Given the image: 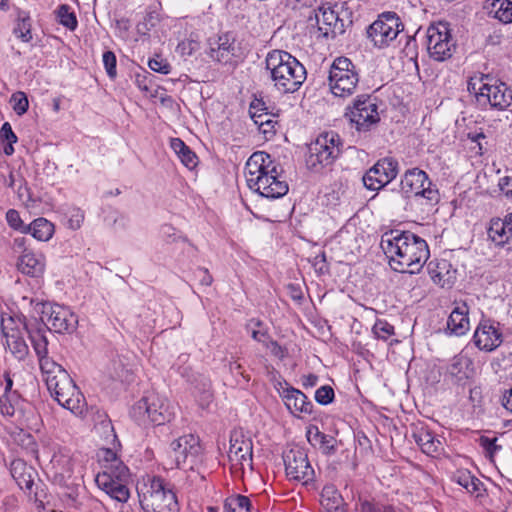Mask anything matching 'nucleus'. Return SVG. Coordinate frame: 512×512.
Segmentation results:
<instances>
[{
    "instance_id": "5701e85b",
    "label": "nucleus",
    "mask_w": 512,
    "mask_h": 512,
    "mask_svg": "<svg viewBox=\"0 0 512 512\" xmlns=\"http://www.w3.org/2000/svg\"><path fill=\"white\" fill-rule=\"evenodd\" d=\"M103 471L96 477V483L98 487L109 495L112 499L118 502H127L130 497V492L127 486L123 483L122 477L126 474H120L119 472Z\"/></svg>"
},
{
    "instance_id": "0eeeda50",
    "label": "nucleus",
    "mask_w": 512,
    "mask_h": 512,
    "mask_svg": "<svg viewBox=\"0 0 512 512\" xmlns=\"http://www.w3.org/2000/svg\"><path fill=\"white\" fill-rule=\"evenodd\" d=\"M342 141L335 131H327L320 134L309 146L307 165L310 169L318 171L330 166L340 156Z\"/></svg>"
},
{
    "instance_id": "69168bd1",
    "label": "nucleus",
    "mask_w": 512,
    "mask_h": 512,
    "mask_svg": "<svg viewBox=\"0 0 512 512\" xmlns=\"http://www.w3.org/2000/svg\"><path fill=\"white\" fill-rule=\"evenodd\" d=\"M360 512H381V507L371 501L364 500L360 504Z\"/></svg>"
},
{
    "instance_id": "b1692460",
    "label": "nucleus",
    "mask_w": 512,
    "mask_h": 512,
    "mask_svg": "<svg viewBox=\"0 0 512 512\" xmlns=\"http://www.w3.org/2000/svg\"><path fill=\"white\" fill-rule=\"evenodd\" d=\"M489 239L498 247L507 251L512 250V213L507 214L503 219L493 218L490 220L487 230Z\"/></svg>"
},
{
    "instance_id": "20e7f679",
    "label": "nucleus",
    "mask_w": 512,
    "mask_h": 512,
    "mask_svg": "<svg viewBox=\"0 0 512 512\" xmlns=\"http://www.w3.org/2000/svg\"><path fill=\"white\" fill-rule=\"evenodd\" d=\"M467 89L474 94L476 102L482 107L504 110L512 103V91L505 83L494 80L489 75L471 77Z\"/></svg>"
},
{
    "instance_id": "9b49d317",
    "label": "nucleus",
    "mask_w": 512,
    "mask_h": 512,
    "mask_svg": "<svg viewBox=\"0 0 512 512\" xmlns=\"http://www.w3.org/2000/svg\"><path fill=\"white\" fill-rule=\"evenodd\" d=\"M345 116L359 132L369 131L380 121L375 99L369 95L357 96L352 106L347 107Z\"/></svg>"
},
{
    "instance_id": "aec40b11",
    "label": "nucleus",
    "mask_w": 512,
    "mask_h": 512,
    "mask_svg": "<svg viewBox=\"0 0 512 512\" xmlns=\"http://www.w3.org/2000/svg\"><path fill=\"white\" fill-rule=\"evenodd\" d=\"M398 174V162L390 157L378 160L363 176L364 186L376 191L390 183Z\"/></svg>"
},
{
    "instance_id": "4be33fe9",
    "label": "nucleus",
    "mask_w": 512,
    "mask_h": 512,
    "mask_svg": "<svg viewBox=\"0 0 512 512\" xmlns=\"http://www.w3.org/2000/svg\"><path fill=\"white\" fill-rule=\"evenodd\" d=\"M314 18L318 31L323 37H335L345 32L344 20L332 7L321 6L314 11Z\"/></svg>"
},
{
    "instance_id": "79ce46f5",
    "label": "nucleus",
    "mask_w": 512,
    "mask_h": 512,
    "mask_svg": "<svg viewBox=\"0 0 512 512\" xmlns=\"http://www.w3.org/2000/svg\"><path fill=\"white\" fill-rule=\"evenodd\" d=\"M21 398L19 393H4L0 397V413L12 417L20 409Z\"/></svg>"
},
{
    "instance_id": "423d86ee",
    "label": "nucleus",
    "mask_w": 512,
    "mask_h": 512,
    "mask_svg": "<svg viewBox=\"0 0 512 512\" xmlns=\"http://www.w3.org/2000/svg\"><path fill=\"white\" fill-rule=\"evenodd\" d=\"M131 414L140 423L163 425L174 418L175 411L166 398L157 393H149L132 407Z\"/></svg>"
},
{
    "instance_id": "bb28decb",
    "label": "nucleus",
    "mask_w": 512,
    "mask_h": 512,
    "mask_svg": "<svg viewBox=\"0 0 512 512\" xmlns=\"http://www.w3.org/2000/svg\"><path fill=\"white\" fill-rule=\"evenodd\" d=\"M447 330L455 336H463L470 330L469 307L465 302H455L447 320Z\"/></svg>"
},
{
    "instance_id": "338daca9",
    "label": "nucleus",
    "mask_w": 512,
    "mask_h": 512,
    "mask_svg": "<svg viewBox=\"0 0 512 512\" xmlns=\"http://www.w3.org/2000/svg\"><path fill=\"white\" fill-rule=\"evenodd\" d=\"M170 146L177 155L188 148V146L180 138H172L170 141Z\"/></svg>"
},
{
    "instance_id": "0e129e2a",
    "label": "nucleus",
    "mask_w": 512,
    "mask_h": 512,
    "mask_svg": "<svg viewBox=\"0 0 512 512\" xmlns=\"http://www.w3.org/2000/svg\"><path fill=\"white\" fill-rule=\"evenodd\" d=\"M27 241L28 239L24 236L16 237L13 240L12 248L15 252L24 254L25 252H32L31 250L27 249Z\"/></svg>"
},
{
    "instance_id": "5fc2aeb1",
    "label": "nucleus",
    "mask_w": 512,
    "mask_h": 512,
    "mask_svg": "<svg viewBox=\"0 0 512 512\" xmlns=\"http://www.w3.org/2000/svg\"><path fill=\"white\" fill-rule=\"evenodd\" d=\"M250 325H254V327H257L258 329L253 328L251 331V337L260 343L265 344L267 340H269V336L266 330L260 329L262 326V322L260 320H251Z\"/></svg>"
},
{
    "instance_id": "864d4df0",
    "label": "nucleus",
    "mask_w": 512,
    "mask_h": 512,
    "mask_svg": "<svg viewBox=\"0 0 512 512\" xmlns=\"http://www.w3.org/2000/svg\"><path fill=\"white\" fill-rule=\"evenodd\" d=\"M148 66L151 70L161 74H169L171 71V66L167 62V60L159 56L150 59L148 62Z\"/></svg>"
},
{
    "instance_id": "412c9836",
    "label": "nucleus",
    "mask_w": 512,
    "mask_h": 512,
    "mask_svg": "<svg viewBox=\"0 0 512 512\" xmlns=\"http://www.w3.org/2000/svg\"><path fill=\"white\" fill-rule=\"evenodd\" d=\"M475 346L485 352H492L503 342V334L499 324L491 320H482L475 329L473 335Z\"/></svg>"
},
{
    "instance_id": "bf43d9fd",
    "label": "nucleus",
    "mask_w": 512,
    "mask_h": 512,
    "mask_svg": "<svg viewBox=\"0 0 512 512\" xmlns=\"http://www.w3.org/2000/svg\"><path fill=\"white\" fill-rule=\"evenodd\" d=\"M0 137L3 141L16 143L18 138L16 134L13 132L10 123L5 122L0 129Z\"/></svg>"
},
{
    "instance_id": "de8ad7c7",
    "label": "nucleus",
    "mask_w": 512,
    "mask_h": 512,
    "mask_svg": "<svg viewBox=\"0 0 512 512\" xmlns=\"http://www.w3.org/2000/svg\"><path fill=\"white\" fill-rule=\"evenodd\" d=\"M334 390L329 385H323L315 391V400L320 405H328L334 400Z\"/></svg>"
},
{
    "instance_id": "cd10ccee",
    "label": "nucleus",
    "mask_w": 512,
    "mask_h": 512,
    "mask_svg": "<svg viewBox=\"0 0 512 512\" xmlns=\"http://www.w3.org/2000/svg\"><path fill=\"white\" fill-rule=\"evenodd\" d=\"M284 388L285 390H280V397L283 399L285 406L292 414L312 413L313 404L302 391L292 386H285Z\"/></svg>"
},
{
    "instance_id": "e433bc0d",
    "label": "nucleus",
    "mask_w": 512,
    "mask_h": 512,
    "mask_svg": "<svg viewBox=\"0 0 512 512\" xmlns=\"http://www.w3.org/2000/svg\"><path fill=\"white\" fill-rule=\"evenodd\" d=\"M485 8L495 19L504 24L512 23V1L487 0Z\"/></svg>"
},
{
    "instance_id": "4d7b16f0",
    "label": "nucleus",
    "mask_w": 512,
    "mask_h": 512,
    "mask_svg": "<svg viewBox=\"0 0 512 512\" xmlns=\"http://www.w3.org/2000/svg\"><path fill=\"white\" fill-rule=\"evenodd\" d=\"M178 157L183 165L188 169H193L197 165L198 158L189 147L185 151L181 152Z\"/></svg>"
},
{
    "instance_id": "49530a36",
    "label": "nucleus",
    "mask_w": 512,
    "mask_h": 512,
    "mask_svg": "<svg viewBox=\"0 0 512 512\" xmlns=\"http://www.w3.org/2000/svg\"><path fill=\"white\" fill-rule=\"evenodd\" d=\"M268 108L266 107V104L262 98L255 97L249 106V113L253 121H256L257 119L262 118L263 116H267Z\"/></svg>"
},
{
    "instance_id": "7ed1b4c3",
    "label": "nucleus",
    "mask_w": 512,
    "mask_h": 512,
    "mask_svg": "<svg viewBox=\"0 0 512 512\" xmlns=\"http://www.w3.org/2000/svg\"><path fill=\"white\" fill-rule=\"evenodd\" d=\"M265 63L274 87L282 93H294L306 79L305 67L286 51L269 52Z\"/></svg>"
},
{
    "instance_id": "c85d7f7f",
    "label": "nucleus",
    "mask_w": 512,
    "mask_h": 512,
    "mask_svg": "<svg viewBox=\"0 0 512 512\" xmlns=\"http://www.w3.org/2000/svg\"><path fill=\"white\" fill-rule=\"evenodd\" d=\"M46 260L44 255L35 252H25L17 261L18 270L27 276L38 278L44 274Z\"/></svg>"
},
{
    "instance_id": "e2e57ef3",
    "label": "nucleus",
    "mask_w": 512,
    "mask_h": 512,
    "mask_svg": "<svg viewBox=\"0 0 512 512\" xmlns=\"http://www.w3.org/2000/svg\"><path fill=\"white\" fill-rule=\"evenodd\" d=\"M480 445L490 455H492L498 449L496 438H488L482 436L480 437Z\"/></svg>"
},
{
    "instance_id": "a211bd4d",
    "label": "nucleus",
    "mask_w": 512,
    "mask_h": 512,
    "mask_svg": "<svg viewBox=\"0 0 512 512\" xmlns=\"http://www.w3.org/2000/svg\"><path fill=\"white\" fill-rule=\"evenodd\" d=\"M20 322H23L20 318L16 320L13 317H2L1 319V331L6 340V347L19 361L24 360L29 353L24 339V334L27 333L22 329Z\"/></svg>"
},
{
    "instance_id": "ddd939ff",
    "label": "nucleus",
    "mask_w": 512,
    "mask_h": 512,
    "mask_svg": "<svg viewBox=\"0 0 512 512\" xmlns=\"http://www.w3.org/2000/svg\"><path fill=\"white\" fill-rule=\"evenodd\" d=\"M50 472L59 482L71 479L74 475H83L84 457L80 453H72L67 448H58L51 456Z\"/></svg>"
},
{
    "instance_id": "37998d69",
    "label": "nucleus",
    "mask_w": 512,
    "mask_h": 512,
    "mask_svg": "<svg viewBox=\"0 0 512 512\" xmlns=\"http://www.w3.org/2000/svg\"><path fill=\"white\" fill-rule=\"evenodd\" d=\"M57 18L61 25L74 31L78 26L76 15L67 4H62L57 9Z\"/></svg>"
},
{
    "instance_id": "c03bdc74",
    "label": "nucleus",
    "mask_w": 512,
    "mask_h": 512,
    "mask_svg": "<svg viewBox=\"0 0 512 512\" xmlns=\"http://www.w3.org/2000/svg\"><path fill=\"white\" fill-rule=\"evenodd\" d=\"M225 512H251V501L247 496L237 495L226 500Z\"/></svg>"
},
{
    "instance_id": "6e6d98bb",
    "label": "nucleus",
    "mask_w": 512,
    "mask_h": 512,
    "mask_svg": "<svg viewBox=\"0 0 512 512\" xmlns=\"http://www.w3.org/2000/svg\"><path fill=\"white\" fill-rule=\"evenodd\" d=\"M6 219H7L8 224L12 228L17 229V230H21L22 232H26L27 226L23 225V222H22V220L20 218V215H19L18 211L10 209L6 213Z\"/></svg>"
},
{
    "instance_id": "ea45409f",
    "label": "nucleus",
    "mask_w": 512,
    "mask_h": 512,
    "mask_svg": "<svg viewBox=\"0 0 512 512\" xmlns=\"http://www.w3.org/2000/svg\"><path fill=\"white\" fill-rule=\"evenodd\" d=\"M453 479L462 486L468 493L474 494L477 493L479 495L482 482L473 476L468 470H458Z\"/></svg>"
},
{
    "instance_id": "39448f33",
    "label": "nucleus",
    "mask_w": 512,
    "mask_h": 512,
    "mask_svg": "<svg viewBox=\"0 0 512 512\" xmlns=\"http://www.w3.org/2000/svg\"><path fill=\"white\" fill-rule=\"evenodd\" d=\"M140 505L144 512H179L177 497L160 477L137 486Z\"/></svg>"
},
{
    "instance_id": "1a4fd4ad",
    "label": "nucleus",
    "mask_w": 512,
    "mask_h": 512,
    "mask_svg": "<svg viewBox=\"0 0 512 512\" xmlns=\"http://www.w3.org/2000/svg\"><path fill=\"white\" fill-rule=\"evenodd\" d=\"M404 30V24L396 12L386 11L367 28V37L377 48L388 47Z\"/></svg>"
},
{
    "instance_id": "f257e3e1",
    "label": "nucleus",
    "mask_w": 512,
    "mask_h": 512,
    "mask_svg": "<svg viewBox=\"0 0 512 512\" xmlns=\"http://www.w3.org/2000/svg\"><path fill=\"white\" fill-rule=\"evenodd\" d=\"M381 247L392 269L401 273L420 272L430 256L427 242L409 231L386 233Z\"/></svg>"
},
{
    "instance_id": "4468645a",
    "label": "nucleus",
    "mask_w": 512,
    "mask_h": 512,
    "mask_svg": "<svg viewBox=\"0 0 512 512\" xmlns=\"http://www.w3.org/2000/svg\"><path fill=\"white\" fill-rule=\"evenodd\" d=\"M54 399L75 415H81L86 407L85 398L69 374L47 388Z\"/></svg>"
},
{
    "instance_id": "f704fd0d",
    "label": "nucleus",
    "mask_w": 512,
    "mask_h": 512,
    "mask_svg": "<svg viewBox=\"0 0 512 512\" xmlns=\"http://www.w3.org/2000/svg\"><path fill=\"white\" fill-rule=\"evenodd\" d=\"M22 329L26 330L28 334L32 347L38 357V360L49 357L48 356V339L45 335V332L40 329H33L26 322H20Z\"/></svg>"
},
{
    "instance_id": "c756f323",
    "label": "nucleus",
    "mask_w": 512,
    "mask_h": 512,
    "mask_svg": "<svg viewBox=\"0 0 512 512\" xmlns=\"http://www.w3.org/2000/svg\"><path fill=\"white\" fill-rule=\"evenodd\" d=\"M10 471L20 489L31 493L34 480L37 477L36 470L23 460L16 459L12 461Z\"/></svg>"
},
{
    "instance_id": "774afa93",
    "label": "nucleus",
    "mask_w": 512,
    "mask_h": 512,
    "mask_svg": "<svg viewBox=\"0 0 512 512\" xmlns=\"http://www.w3.org/2000/svg\"><path fill=\"white\" fill-rule=\"evenodd\" d=\"M229 370L233 374L240 375L245 380V382L249 381V376L245 375L244 370H243V368H242L240 363H238V362H231L229 364Z\"/></svg>"
},
{
    "instance_id": "a878e982",
    "label": "nucleus",
    "mask_w": 512,
    "mask_h": 512,
    "mask_svg": "<svg viewBox=\"0 0 512 512\" xmlns=\"http://www.w3.org/2000/svg\"><path fill=\"white\" fill-rule=\"evenodd\" d=\"M427 270L432 281L442 288H450L456 280L457 270L446 259L430 261Z\"/></svg>"
},
{
    "instance_id": "7c9ffc66",
    "label": "nucleus",
    "mask_w": 512,
    "mask_h": 512,
    "mask_svg": "<svg viewBox=\"0 0 512 512\" xmlns=\"http://www.w3.org/2000/svg\"><path fill=\"white\" fill-rule=\"evenodd\" d=\"M413 438L422 452L428 456L436 457L443 450L441 440L427 428L419 427L413 432Z\"/></svg>"
},
{
    "instance_id": "58836bf2",
    "label": "nucleus",
    "mask_w": 512,
    "mask_h": 512,
    "mask_svg": "<svg viewBox=\"0 0 512 512\" xmlns=\"http://www.w3.org/2000/svg\"><path fill=\"white\" fill-rule=\"evenodd\" d=\"M307 439L313 445L318 444L325 454H333L336 450V440L332 436L320 432L317 427L308 430Z\"/></svg>"
},
{
    "instance_id": "4c0bfd02",
    "label": "nucleus",
    "mask_w": 512,
    "mask_h": 512,
    "mask_svg": "<svg viewBox=\"0 0 512 512\" xmlns=\"http://www.w3.org/2000/svg\"><path fill=\"white\" fill-rule=\"evenodd\" d=\"M31 235L39 241H48L54 234V225L45 218H37L31 222L26 229Z\"/></svg>"
},
{
    "instance_id": "f03ea898",
    "label": "nucleus",
    "mask_w": 512,
    "mask_h": 512,
    "mask_svg": "<svg viewBox=\"0 0 512 512\" xmlns=\"http://www.w3.org/2000/svg\"><path fill=\"white\" fill-rule=\"evenodd\" d=\"M247 186L267 199L281 198L287 194L289 187L280 179L277 165L264 151L254 152L245 165Z\"/></svg>"
},
{
    "instance_id": "603ef678",
    "label": "nucleus",
    "mask_w": 512,
    "mask_h": 512,
    "mask_svg": "<svg viewBox=\"0 0 512 512\" xmlns=\"http://www.w3.org/2000/svg\"><path fill=\"white\" fill-rule=\"evenodd\" d=\"M102 61L108 76L113 79L116 77V56L112 51H106L103 53Z\"/></svg>"
},
{
    "instance_id": "2eb2a0df",
    "label": "nucleus",
    "mask_w": 512,
    "mask_h": 512,
    "mask_svg": "<svg viewBox=\"0 0 512 512\" xmlns=\"http://www.w3.org/2000/svg\"><path fill=\"white\" fill-rule=\"evenodd\" d=\"M171 449L178 468L192 470L201 461L202 447L199 438L193 434L174 440Z\"/></svg>"
},
{
    "instance_id": "f8f14e48",
    "label": "nucleus",
    "mask_w": 512,
    "mask_h": 512,
    "mask_svg": "<svg viewBox=\"0 0 512 512\" xmlns=\"http://www.w3.org/2000/svg\"><path fill=\"white\" fill-rule=\"evenodd\" d=\"M400 189L407 197L415 195L424 198L430 205L439 201L438 190L432 187L426 172L419 168H412L404 173L400 182Z\"/></svg>"
},
{
    "instance_id": "052dcab7",
    "label": "nucleus",
    "mask_w": 512,
    "mask_h": 512,
    "mask_svg": "<svg viewBox=\"0 0 512 512\" xmlns=\"http://www.w3.org/2000/svg\"><path fill=\"white\" fill-rule=\"evenodd\" d=\"M498 186L503 195L512 200V177L504 176L500 178Z\"/></svg>"
},
{
    "instance_id": "6e6552de",
    "label": "nucleus",
    "mask_w": 512,
    "mask_h": 512,
    "mask_svg": "<svg viewBox=\"0 0 512 512\" xmlns=\"http://www.w3.org/2000/svg\"><path fill=\"white\" fill-rule=\"evenodd\" d=\"M328 81L334 96L346 98L355 92L359 74L349 58L338 57L330 66Z\"/></svg>"
},
{
    "instance_id": "a18cd8bd",
    "label": "nucleus",
    "mask_w": 512,
    "mask_h": 512,
    "mask_svg": "<svg viewBox=\"0 0 512 512\" xmlns=\"http://www.w3.org/2000/svg\"><path fill=\"white\" fill-rule=\"evenodd\" d=\"M14 34L22 42H29L32 39L31 21H30V18L28 16L20 18L18 20L17 25L14 28Z\"/></svg>"
},
{
    "instance_id": "a19ab883",
    "label": "nucleus",
    "mask_w": 512,
    "mask_h": 512,
    "mask_svg": "<svg viewBox=\"0 0 512 512\" xmlns=\"http://www.w3.org/2000/svg\"><path fill=\"white\" fill-rule=\"evenodd\" d=\"M99 459L102 462L107 463L104 465L105 470L109 472H119L120 474H126L127 468L126 466L117 458V455L114 451L110 449H102L99 453Z\"/></svg>"
},
{
    "instance_id": "680f3d73",
    "label": "nucleus",
    "mask_w": 512,
    "mask_h": 512,
    "mask_svg": "<svg viewBox=\"0 0 512 512\" xmlns=\"http://www.w3.org/2000/svg\"><path fill=\"white\" fill-rule=\"evenodd\" d=\"M256 125L259 126L260 131L267 135V134H273L274 133V124L276 123L272 118H267V120L262 121V118L257 119L254 121Z\"/></svg>"
},
{
    "instance_id": "13d9d810",
    "label": "nucleus",
    "mask_w": 512,
    "mask_h": 512,
    "mask_svg": "<svg viewBox=\"0 0 512 512\" xmlns=\"http://www.w3.org/2000/svg\"><path fill=\"white\" fill-rule=\"evenodd\" d=\"M264 345L267 347V349H269L270 353L273 356L279 359H283L286 357V349L280 346L277 341L269 338V340H267V342Z\"/></svg>"
},
{
    "instance_id": "6ab92c4d",
    "label": "nucleus",
    "mask_w": 512,
    "mask_h": 512,
    "mask_svg": "<svg viewBox=\"0 0 512 512\" xmlns=\"http://www.w3.org/2000/svg\"><path fill=\"white\" fill-rule=\"evenodd\" d=\"M42 313L47 328L56 333L71 332L78 323L77 316L68 307L60 304H44Z\"/></svg>"
},
{
    "instance_id": "8fccbe9b",
    "label": "nucleus",
    "mask_w": 512,
    "mask_h": 512,
    "mask_svg": "<svg viewBox=\"0 0 512 512\" xmlns=\"http://www.w3.org/2000/svg\"><path fill=\"white\" fill-rule=\"evenodd\" d=\"M12 100L14 102L13 109L17 115L21 116L27 112L29 101L24 92L14 93L12 95Z\"/></svg>"
},
{
    "instance_id": "2f4dec72",
    "label": "nucleus",
    "mask_w": 512,
    "mask_h": 512,
    "mask_svg": "<svg viewBox=\"0 0 512 512\" xmlns=\"http://www.w3.org/2000/svg\"><path fill=\"white\" fill-rule=\"evenodd\" d=\"M448 372L457 381L467 380L475 373L473 361L468 355L460 353L452 359Z\"/></svg>"
},
{
    "instance_id": "09e8293b",
    "label": "nucleus",
    "mask_w": 512,
    "mask_h": 512,
    "mask_svg": "<svg viewBox=\"0 0 512 512\" xmlns=\"http://www.w3.org/2000/svg\"><path fill=\"white\" fill-rule=\"evenodd\" d=\"M372 331L378 339L387 340L394 334V327L386 321H377Z\"/></svg>"
},
{
    "instance_id": "3c124183",
    "label": "nucleus",
    "mask_w": 512,
    "mask_h": 512,
    "mask_svg": "<svg viewBox=\"0 0 512 512\" xmlns=\"http://www.w3.org/2000/svg\"><path fill=\"white\" fill-rule=\"evenodd\" d=\"M84 221V212L76 207L68 211V226L72 230H77L81 227Z\"/></svg>"
},
{
    "instance_id": "f3484780",
    "label": "nucleus",
    "mask_w": 512,
    "mask_h": 512,
    "mask_svg": "<svg viewBox=\"0 0 512 512\" xmlns=\"http://www.w3.org/2000/svg\"><path fill=\"white\" fill-rule=\"evenodd\" d=\"M228 458L232 467L244 472L253 469V443L242 430H233L230 434Z\"/></svg>"
},
{
    "instance_id": "9d476101",
    "label": "nucleus",
    "mask_w": 512,
    "mask_h": 512,
    "mask_svg": "<svg viewBox=\"0 0 512 512\" xmlns=\"http://www.w3.org/2000/svg\"><path fill=\"white\" fill-rule=\"evenodd\" d=\"M426 47L430 58L442 62L452 57L456 43L447 23L431 24L426 31Z\"/></svg>"
},
{
    "instance_id": "473e14b6",
    "label": "nucleus",
    "mask_w": 512,
    "mask_h": 512,
    "mask_svg": "<svg viewBox=\"0 0 512 512\" xmlns=\"http://www.w3.org/2000/svg\"><path fill=\"white\" fill-rule=\"evenodd\" d=\"M320 505L322 512H345L343 497L332 484L323 487L320 494Z\"/></svg>"
},
{
    "instance_id": "dca6fc26",
    "label": "nucleus",
    "mask_w": 512,
    "mask_h": 512,
    "mask_svg": "<svg viewBox=\"0 0 512 512\" xmlns=\"http://www.w3.org/2000/svg\"><path fill=\"white\" fill-rule=\"evenodd\" d=\"M283 461L285 472L289 479L308 483L314 479V469L311 466L304 448L294 446L284 452Z\"/></svg>"
},
{
    "instance_id": "c9c22d12",
    "label": "nucleus",
    "mask_w": 512,
    "mask_h": 512,
    "mask_svg": "<svg viewBox=\"0 0 512 512\" xmlns=\"http://www.w3.org/2000/svg\"><path fill=\"white\" fill-rule=\"evenodd\" d=\"M38 362L47 388L50 387L51 383L58 382V380L68 375L66 370L51 357L43 358Z\"/></svg>"
},
{
    "instance_id": "72a5a7b5",
    "label": "nucleus",
    "mask_w": 512,
    "mask_h": 512,
    "mask_svg": "<svg viewBox=\"0 0 512 512\" xmlns=\"http://www.w3.org/2000/svg\"><path fill=\"white\" fill-rule=\"evenodd\" d=\"M180 374L187 379L191 386L202 395L204 401H210L211 394V381L210 379L201 373H195L189 368H183L179 371Z\"/></svg>"
},
{
    "instance_id": "393cba45",
    "label": "nucleus",
    "mask_w": 512,
    "mask_h": 512,
    "mask_svg": "<svg viewBox=\"0 0 512 512\" xmlns=\"http://www.w3.org/2000/svg\"><path fill=\"white\" fill-rule=\"evenodd\" d=\"M235 37L226 32L208 40V55L215 61L228 63L235 56Z\"/></svg>"
}]
</instances>
